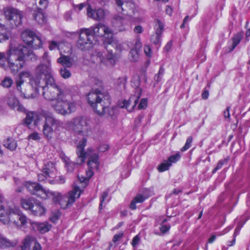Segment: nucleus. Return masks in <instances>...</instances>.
Returning a JSON list of instances; mask_svg holds the SVG:
<instances>
[{"label": "nucleus", "mask_w": 250, "mask_h": 250, "mask_svg": "<svg viewBox=\"0 0 250 250\" xmlns=\"http://www.w3.org/2000/svg\"><path fill=\"white\" fill-rule=\"evenodd\" d=\"M129 58L131 62H137L139 59V52L138 50L131 49L129 52Z\"/></svg>", "instance_id": "37"}, {"label": "nucleus", "mask_w": 250, "mask_h": 250, "mask_svg": "<svg viewBox=\"0 0 250 250\" xmlns=\"http://www.w3.org/2000/svg\"><path fill=\"white\" fill-rule=\"evenodd\" d=\"M13 83V80L10 77H6L1 82V85L5 88L10 87Z\"/></svg>", "instance_id": "40"}, {"label": "nucleus", "mask_w": 250, "mask_h": 250, "mask_svg": "<svg viewBox=\"0 0 250 250\" xmlns=\"http://www.w3.org/2000/svg\"><path fill=\"white\" fill-rule=\"evenodd\" d=\"M5 102L12 108L19 111H23L24 107L20 104L18 99L12 93H8L5 98Z\"/></svg>", "instance_id": "16"}, {"label": "nucleus", "mask_w": 250, "mask_h": 250, "mask_svg": "<svg viewBox=\"0 0 250 250\" xmlns=\"http://www.w3.org/2000/svg\"><path fill=\"white\" fill-rule=\"evenodd\" d=\"M166 220H164L163 222V224L160 227V230H161V232L163 233H165L168 231L170 228V226L169 225H164L163 223L164 222H165Z\"/></svg>", "instance_id": "55"}, {"label": "nucleus", "mask_w": 250, "mask_h": 250, "mask_svg": "<svg viewBox=\"0 0 250 250\" xmlns=\"http://www.w3.org/2000/svg\"><path fill=\"white\" fill-rule=\"evenodd\" d=\"M60 72L61 76L65 79L70 78L71 75L70 71L65 67L61 68Z\"/></svg>", "instance_id": "44"}, {"label": "nucleus", "mask_w": 250, "mask_h": 250, "mask_svg": "<svg viewBox=\"0 0 250 250\" xmlns=\"http://www.w3.org/2000/svg\"><path fill=\"white\" fill-rule=\"evenodd\" d=\"M46 211V209L43 205L37 200L35 201L31 210L32 214L36 216L44 215Z\"/></svg>", "instance_id": "21"}, {"label": "nucleus", "mask_w": 250, "mask_h": 250, "mask_svg": "<svg viewBox=\"0 0 250 250\" xmlns=\"http://www.w3.org/2000/svg\"><path fill=\"white\" fill-rule=\"evenodd\" d=\"M24 186L31 194L36 195L42 199L46 200L51 195H55V193H51L50 191L42 188L39 184L26 182L24 183Z\"/></svg>", "instance_id": "13"}, {"label": "nucleus", "mask_w": 250, "mask_h": 250, "mask_svg": "<svg viewBox=\"0 0 250 250\" xmlns=\"http://www.w3.org/2000/svg\"><path fill=\"white\" fill-rule=\"evenodd\" d=\"M229 109L230 107L228 106L227 107V109L224 111V116L225 118L228 119H229L230 118Z\"/></svg>", "instance_id": "64"}, {"label": "nucleus", "mask_w": 250, "mask_h": 250, "mask_svg": "<svg viewBox=\"0 0 250 250\" xmlns=\"http://www.w3.org/2000/svg\"><path fill=\"white\" fill-rule=\"evenodd\" d=\"M134 80L136 81L134 86H136L135 90V93L130 97L128 101H125L124 105L122 106V107H125L127 110L130 112L132 111L136 105L142 95V89L138 87L140 84L139 77H136L134 78Z\"/></svg>", "instance_id": "14"}, {"label": "nucleus", "mask_w": 250, "mask_h": 250, "mask_svg": "<svg viewBox=\"0 0 250 250\" xmlns=\"http://www.w3.org/2000/svg\"><path fill=\"white\" fill-rule=\"evenodd\" d=\"M9 56V50L6 52H0V67L4 68L6 62L8 63V58Z\"/></svg>", "instance_id": "33"}, {"label": "nucleus", "mask_w": 250, "mask_h": 250, "mask_svg": "<svg viewBox=\"0 0 250 250\" xmlns=\"http://www.w3.org/2000/svg\"><path fill=\"white\" fill-rule=\"evenodd\" d=\"M117 10L120 12H126V14L134 13L135 5L130 0H115Z\"/></svg>", "instance_id": "15"}, {"label": "nucleus", "mask_w": 250, "mask_h": 250, "mask_svg": "<svg viewBox=\"0 0 250 250\" xmlns=\"http://www.w3.org/2000/svg\"><path fill=\"white\" fill-rule=\"evenodd\" d=\"M28 241H30L33 246L30 250H41V246L36 240L30 235L26 236L23 241V245L19 248V250H26L29 247Z\"/></svg>", "instance_id": "17"}, {"label": "nucleus", "mask_w": 250, "mask_h": 250, "mask_svg": "<svg viewBox=\"0 0 250 250\" xmlns=\"http://www.w3.org/2000/svg\"><path fill=\"white\" fill-rule=\"evenodd\" d=\"M144 52L146 55L149 57H151L152 55V51L149 45H146L144 46Z\"/></svg>", "instance_id": "57"}, {"label": "nucleus", "mask_w": 250, "mask_h": 250, "mask_svg": "<svg viewBox=\"0 0 250 250\" xmlns=\"http://www.w3.org/2000/svg\"><path fill=\"white\" fill-rule=\"evenodd\" d=\"M86 99L88 104L98 115H112L110 111L108 112L110 109L111 98L107 92L93 89L87 95Z\"/></svg>", "instance_id": "4"}, {"label": "nucleus", "mask_w": 250, "mask_h": 250, "mask_svg": "<svg viewBox=\"0 0 250 250\" xmlns=\"http://www.w3.org/2000/svg\"><path fill=\"white\" fill-rule=\"evenodd\" d=\"M8 66L11 72L16 74L25 65V60L21 54L18 48H11L9 49V56L8 58Z\"/></svg>", "instance_id": "8"}, {"label": "nucleus", "mask_w": 250, "mask_h": 250, "mask_svg": "<svg viewBox=\"0 0 250 250\" xmlns=\"http://www.w3.org/2000/svg\"><path fill=\"white\" fill-rule=\"evenodd\" d=\"M229 159L228 158L223 160H220L215 168L212 170V173H215L218 170L220 169L224 165L227 164L228 162Z\"/></svg>", "instance_id": "46"}, {"label": "nucleus", "mask_w": 250, "mask_h": 250, "mask_svg": "<svg viewBox=\"0 0 250 250\" xmlns=\"http://www.w3.org/2000/svg\"><path fill=\"white\" fill-rule=\"evenodd\" d=\"M42 172L52 179L55 178L57 173L55 164L52 162H47L42 168Z\"/></svg>", "instance_id": "20"}, {"label": "nucleus", "mask_w": 250, "mask_h": 250, "mask_svg": "<svg viewBox=\"0 0 250 250\" xmlns=\"http://www.w3.org/2000/svg\"><path fill=\"white\" fill-rule=\"evenodd\" d=\"M18 242L17 240L10 241L5 237H0V246L3 248L14 247L18 244Z\"/></svg>", "instance_id": "28"}, {"label": "nucleus", "mask_w": 250, "mask_h": 250, "mask_svg": "<svg viewBox=\"0 0 250 250\" xmlns=\"http://www.w3.org/2000/svg\"><path fill=\"white\" fill-rule=\"evenodd\" d=\"M147 106V99L146 98H144L141 99L138 106V108L139 109H142L146 108Z\"/></svg>", "instance_id": "53"}, {"label": "nucleus", "mask_w": 250, "mask_h": 250, "mask_svg": "<svg viewBox=\"0 0 250 250\" xmlns=\"http://www.w3.org/2000/svg\"><path fill=\"white\" fill-rule=\"evenodd\" d=\"M87 15L88 17L96 20H101L104 16V12L103 9L99 8L97 10L94 9L87 10Z\"/></svg>", "instance_id": "23"}, {"label": "nucleus", "mask_w": 250, "mask_h": 250, "mask_svg": "<svg viewBox=\"0 0 250 250\" xmlns=\"http://www.w3.org/2000/svg\"><path fill=\"white\" fill-rule=\"evenodd\" d=\"M35 118H36L35 112H30L27 113L24 120V123L27 126H29L32 122L34 123Z\"/></svg>", "instance_id": "35"}, {"label": "nucleus", "mask_w": 250, "mask_h": 250, "mask_svg": "<svg viewBox=\"0 0 250 250\" xmlns=\"http://www.w3.org/2000/svg\"><path fill=\"white\" fill-rule=\"evenodd\" d=\"M164 26V23L162 22L159 20H157V23L155 25L156 32L151 37V41L153 43L156 45L159 44Z\"/></svg>", "instance_id": "18"}, {"label": "nucleus", "mask_w": 250, "mask_h": 250, "mask_svg": "<svg viewBox=\"0 0 250 250\" xmlns=\"http://www.w3.org/2000/svg\"><path fill=\"white\" fill-rule=\"evenodd\" d=\"M94 36L91 33V30L83 28L80 30L79 39L77 46L82 50H88L93 47Z\"/></svg>", "instance_id": "11"}, {"label": "nucleus", "mask_w": 250, "mask_h": 250, "mask_svg": "<svg viewBox=\"0 0 250 250\" xmlns=\"http://www.w3.org/2000/svg\"><path fill=\"white\" fill-rule=\"evenodd\" d=\"M44 121L42 125V134L48 140H51L54 133H57L63 128V124L60 120L51 113H44Z\"/></svg>", "instance_id": "5"}, {"label": "nucleus", "mask_w": 250, "mask_h": 250, "mask_svg": "<svg viewBox=\"0 0 250 250\" xmlns=\"http://www.w3.org/2000/svg\"><path fill=\"white\" fill-rule=\"evenodd\" d=\"M62 45V44H59L55 41H51L49 43V48L50 50H53L54 49H55L56 48L60 49V47Z\"/></svg>", "instance_id": "52"}, {"label": "nucleus", "mask_w": 250, "mask_h": 250, "mask_svg": "<svg viewBox=\"0 0 250 250\" xmlns=\"http://www.w3.org/2000/svg\"><path fill=\"white\" fill-rule=\"evenodd\" d=\"M72 130L77 134L87 136L91 132V127L88 121L83 117H78L69 122Z\"/></svg>", "instance_id": "9"}, {"label": "nucleus", "mask_w": 250, "mask_h": 250, "mask_svg": "<svg viewBox=\"0 0 250 250\" xmlns=\"http://www.w3.org/2000/svg\"><path fill=\"white\" fill-rule=\"evenodd\" d=\"M148 197H145L142 195V194H138L131 201L130 208L132 209H135L136 208V204L137 203H141L143 202Z\"/></svg>", "instance_id": "30"}, {"label": "nucleus", "mask_w": 250, "mask_h": 250, "mask_svg": "<svg viewBox=\"0 0 250 250\" xmlns=\"http://www.w3.org/2000/svg\"><path fill=\"white\" fill-rule=\"evenodd\" d=\"M19 50L21 52V54L25 60H27L34 62L37 60V56L34 53V52L29 48L25 46H19L18 47Z\"/></svg>", "instance_id": "19"}, {"label": "nucleus", "mask_w": 250, "mask_h": 250, "mask_svg": "<svg viewBox=\"0 0 250 250\" xmlns=\"http://www.w3.org/2000/svg\"><path fill=\"white\" fill-rule=\"evenodd\" d=\"M181 158V156L179 154L177 153L175 155H173L171 156H170L167 161V162L168 163V164H171V166L172 165V163H175L177 162Z\"/></svg>", "instance_id": "48"}, {"label": "nucleus", "mask_w": 250, "mask_h": 250, "mask_svg": "<svg viewBox=\"0 0 250 250\" xmlns=\"http://www.w3.org/2000/svg\"><path fill=\"white\" fill-rule=\"evenodd\" d=\"M109 45L112 44V46H115V47L116 48L117 50L119 51H121L123 50H124L125 49L123 48V44L122 43H119L117 41H115L114 40V39L113 38L112 42L110 44H109Z\"/></svg>", "instance_id": "51"}, {"label": "nucleus", "mask_w": 250, "mask_h": 250, "mask_svg": "<svg viewBox=\"0 0 250 250\" xmlns=\"http://www.w3.org/2000/svg\"><path fill=\"white\" fill-rule=\"evenodd\" d=\"M61 55V56L57 59V62L65 67H71L73 63L72 58L69 56L62 55V52Z\"/></svg>", "instance_id": "26"}, {"label": "nucleus", "mask_w": 250, "mask_h": 250, "mask_svg": "<svg viewBox=\"0 0 250 250\" xmlns=\"http://www.w3.org/2000/svg\"><path fill=\"white\" fill-rule=\"evenodd\" d=\"M3 12L7 23L11 27H17L21 24L23 17L21 11L13 7H7L3 8Z\"/></svg>", "instance_id": "10"}, {"label": "nucleus", "mask_w": 250, "mask_h": 250, "mask_svg": "<svg viewBox=\"0 0 250 250\" xmlns=\"http://www.w3.org/2000/svg\"><path fill=\"white\" fill-rule=\"evenodd\" d=\"M61 216V212L58 210L53 211L49 218V220L53 223H56Z\"/></svg>", "instance_id": "43"}, {"label": "nucleus", "mask_w": 250, "mask_h": 250, "mask_svg": "<svg viewBox=\"0 0 250 250\" xmlns=\"http://www.w3.org/2000/svg\"><path fill=\"white\" fill-rule=\"evenodd\" d=\"M140 240V237L138 235H136L133 239L132 241V245L134 248L139 243Z\"/></svg>", "instance_id": "62"}, {"label": "nucleus", "mask_w": 250, "mask_h": 250, "mask_svg": "<svg viewBox=\"0 0 250 250\" xmlns=\"http://www.w3.org/2000/svg\"><path fill=\"white\" fill-rule=\"evenodd\" d=\"M108 193L106 191H104L102 193L101 196L100 197V208L101 209L103 206H105V205L108 202V200H106L108 197Z\"/></svg>", "instance_id": "41"}, {"label": "nucleus", "mask_w": 250, "mask_h": 250, "mask_svg": "<svg viewBox=\"0 0 250 250\" xmlns=\"http://www.w3.org/2000/svg\"><path fill=\"white\" fill-rule=\"evenodd\" d=\"M31 224L34 228H36L41 233L46 232L52 228L51 225L46 222L43 223L31 222Z\"/></svg>", "instance_id": "25"}, {"label": "nucleus", "mask_w": 250, "mask_h": 250, "mask_svg": "<svg viewBox=\"0 0 250 250\" xmlns=\"http://www.w3.org/2000/svg\"><path fill=\"white\" fill-rule=\"evenodd\" d=\"M112 22L113 26L119 31H124L126 30L125 26L124 24V20L121 17L115 16Z\"/></svg>", "instance_id": "24"}, {"label": "nucleus", "mask_w": 250, "mask_h": 250, "mask_svg": "<svg viewBox=\"0 0 250 250\" xmlns=\"http://www.w3.org/2000/svg\"><path fill=\"white\" fill-rule=\"evenodd\" d=\"M240 229V228L239 227H237L235 229V231L234 233V238L232 240V241L228 242V246H233L235 242V237L237 235V234L239 233Z\"/></svg>", "instance_id": "56"}, {"label": "nucleus", "mask_w": 250, "mask_h": 250, "mask_svg": "<svg viewBox=\"0 0 250 250\" xmlns=\"http://www.w3.org/2000/svg\"><path fill=\"white\" fill-rule=\"evenodd\" d=\"M34 19L40 24H43L46 22V18L42 12V7L37 8V11L33 13Z\"/></svg>", "instance_id": "27"}, {"label": "nucleus", "mask_w": 250, "mask_h": 250, "mask_svg": "<svg viewBox=\"0 0 250 250\" xmlns=\"http://www.w3.org/2000/svg\"><path fill=\"white\" fill-rule=\"evenodd\" d=\"M38 180L40 182H43L47 181L49 183V180H52L51 178L49 177L46 174H44L42 171V173L38 174Z\"/></svg>", "instance_id": "50"}, {"label": "nucleus", "mask_w": 250, "mask_h": 250, "mask_svg": "<svg viewBox=\"0 0 250 250\" xmlns=\"http://www.w3.org/2000/svg\"><path fill=\"white\" fill-rule=\"evenodd\" d=\"M77 165H80V164H78L77 163H73V162H70L69 163H68L66 165V166L68 171H72L74 169V167Z\"/></svg>", "instance_id": "58"}, {"label": "nucleus", "mask_w": 250, "mask_h": 250, "mask_svg": "<svg viewBox=\"0 0 250 250\" xmlns=\"http://www.w3.org/2000/svg\"><path fill=\"white\" fill-rule=\"evenodd\" d=\"M105 63L107 65L113 66L115 63L114 56L112 53H109L106 56Z\"/></svg>", "instance_id": "42"}, {"label": "nucleus", "mask_w": 250, "mask_h": 250, "mask_svg": "<svg viewBox=\"0 0 250 250\" xmlns=\"http://www.w3.org/2000/svg\"><path fill=\"white\" fill-rule=\"evenodd\" d=\"M51 60L47 52H45L41 59V63L35 69V76L34 77L29 70L21 71L15 79L17 90L21 97L25 99H33L39 94V89L42 86L44 76L46 79L45 86H42L43 91L49 86V83L58 85L52 75Z\"/></svg>", "instance_id": "1"}, {"label": "nucleus", "mask_w": 250, "mask_h": 250, "mask_svg": "<svg viewBox=\"0 0 250 250\" xmlns=\"http://www.w3.org/2000/svg\"><path fill=\"white\" fill-rule=\"evenodd\" d=\"M29 46L35 49H38L42 47V42L41 37L36 34V35L34 36V39L33 41V43L30 44Z\"/></svg>", "instance_id": "31"}, {"label": "nucleus", "mask_w": 250, "mask_h": 250, "mask_svg": "<svg viewBox=\"0 0 250 250\" xmlns=\"http://www.w3.org/2000/svg\"><path fill=\"white\" fill-rule=\"evenodd\" d=\"M65 179L62 176H60L59 177H56V176L55 178H52V180H49V183L51 184H62L64 183Z\"/></svg>", "instance_id": "45"}, {"label": "nucleus", "mask_w": 250, "mask_h": 250, "mask_svg": "<svg viewBox=\"0 0 250 250\" xmlns=\"http://www.w3.org/2000/svg\"><path fill=\"white\" fill-rule=\"evenodd\" d=\"M8 36L7 28L5 25L0 23V42L8 40Z\"/></svg>", "instance_id": "32"}, {"label": "nucleus", "mask_w": 250, "mask_h": 250, "mask_svg": "<svg viewBox=\"0 0 250 250\" xmlns=\"http://www.w3.org/2000/svg\"><path fill=\"white\" fill-rule=\"evenodd\" d=\"M142 47V43L140 40H137L134 44V47H133L131 49H136L138 50L139 52Z\"/></svg>", "instance_id": "61"}, {"label": "nucleus", "mask_w": 250, "mask_h": 250, "mask_svg": "<svg viewBox=\"0 0 250 250\" xmlns=\"http://www.w3.org/2000/svg\"><path fill=\"white\" fill-rule=\"evenodd\" d=\"M42 120V117L39 116L36 113V118L34 120V125L36 126L39 125L40 123V121Z\"/></svg>", "instance_id": "63"}, {"label": "nucleus", "mask_w": 250, "mask_h": 250, "mask_svg": "<svg viewBox=\"0 0 250 250\" xmlns=\"http://www.w3.org/2000/svg\"><path fill=\"white\" fill-rule=\"evenodd\" d=\"M101 3V0H87V4L88 7L87 10L95 9Z\"/></svg>", "instance_id": "38"}, {"label": "nucleus", "mask_w": 250, "mask_h": 250, "mask_svg": "<svg viewBox=\"0 0 250 250\" xmlns=\"http://www.w3.org/2000/svg\"><path fill=\"white\" fill-rule=\"evenodd\" d=\"M170 166L171 164H168V163H167V161H165L164 163L158 166V170L159 172H164L167 170Z\"/></svg>", "instance_id": "47"}, {"label": "nucleus", "mask_w": 250, "mask_h": 250, "mask_svg": "<svg viewBox=\"0 0 250 250\" xmlns=\"http://www.w3.org/2000/svg\"><path fill=\"white\" fill-rule=\"evenodd\" d=\"M41 139L40 134L37 132H34L28 136V139L38 141Z\"/></svg>", "instance_id": "54"}, {"label": "nucleus", "mask_w": 250, "mask_h": 250, "mask_svg": "<svg viewBox=\"0 0 250 250\" xmlns=\"http://www.w3.org/2000/svg\"><path fill=\"white\" fill-rule=\"evenodd\" d=\"M36 35V34L34 32L29 30H26L22 32L21 37L22 41L29 46L30 44L33 43L34 36Z\"/></svg>", "instance_id": "22"}, {"label": "nucleus", "mask_w": 250, "mask_h": 250, "mask_svg": "<svg viewBox=\"0 0 250 250\" xmlns=\"http://www.w3.org/2000/svg\"><path fill=\"white\" fill-rule=\"evenodd\" d=\"M49 86L42 93L44 98L48 101H55L52 104V107L58 114L66 115L74 112L76 110L77 104L75 102H71L72 98L70 90L68 88L62 89L58 85L49 83Z\"/></svg>", "instance_id": "2"}, {"label": "nucleus", "mask_w": 250, "mask_h": 250, "mask_svg": "<svg viewBox=\"0 0 250 250\" xmlns=\"http://www.w3.org/2000/svg\"><path fill=\"white\" fill-rule=\"evenodd\" d=\"M103 53L99 51L96 50L95 54L93 55V56H96L97 58H99V61L101 62H103L104 61L103 55Z\"/></svg>", "instance_id": "60"}, {"label": "nucleus", "mask_w": 250, "mask_h": 250, "mask_svg": "<svg viewBox=\"0 0 250 250\" xmlns=\"http://www.w3.org/2000/svg\"><path fill=\"white\" fill-rule=\"evenodd\" d=\"M242 38V35L241 33H237L232 38V45L231 50H233L236 46L239 43Z\"/></svg>", "instance_id": "39"}, {"label": "nucleus", "mask_w": 250, "mask_h": 250, "mask_svg": "<svg viewBox=\"0 0 250 250\" xmlns=\"http://www.w3.org/2000/svg\"><path fill=\"white\" fill-rule=\"evenodd\" d=\"M36 199L34 198L28 199H22L21 200V205L25 209H29L31 211Z\"/></svg>", "instance_id": "29"}, {"label": "nucleus", "mask_w": 250, "mask_h": 250, "mask_svg": "<svg viewBox=\"0 0 250 250\" xmlns=\"http://www.w3.org/2000/svg\"><path fill=\"white\" fill-rule=\"evenodd\" d=\"M50 192L51 193H55L56 195H51L48 197V199L52 198L54 202L58 203L62 208L65 209L73 204L76 199L80 197L82 190L80 189V187L74 186L73 189L69 191L67 195L62 196L61 193L57 192Z\"/></svg>", "instance_id": "7"}, {"label": "nucleus", "mask_w": 250, "mask_h": 250, "mask_svg": "<svg viewBox=\"0 0 250 250\" xmlns=\"http://www.w3.org/2000/svg\"><path fill=\"white\" fill-rule=\"evenodd\" d=\"M15 216L17 218H19L20 225L18 227L25 226L28 223V219L21 212V211H20V216L15 215Z\"/></svg>", "instance_id": "36"}, {"label": "nucleus", "mask_w": 250, "mask_h": 250, "mask_svg": "<svg viewBox=\"0 0 250 250\" xmlns=\"http://www.w3.org/2000/svg\"><path fill=\"white\" fill-rule=\"evenodd\" d=\"M89 29L94 36L103 38L105 43L110 44L112 42L113 34L107 26L100 23Z\"/></svg>", "instance_id": "12"}, {"label": "nucleus", "mask_w": 250, "mask_h": 250, "mask_svg": "<svg viewBox=\"0 0 250 250\" xmlns=\"http://www.w3.org/2000/svg\"><path fill=\"white\" fill-rule=\"evenodd\" d=\"M124 233L123 232H119L118 234H115L113 238V242L114 243H116L117 241H119L123 236Z\"/></svg>", "instance_id": "59"}, {"label": "nucleus", "mask_w": 250, "mask_h": 250, "mask_svg": "<svg viewBox=\"0 0 250 250\" xmlns=\"http://www.w3.org/2000/svg\"><path fill=\"white\" fill-rule=\"evenodd\" d=\"M20 209L16 207L5 208L3 196L0 195V221L5 225L14 224L16 226L20 225L19 218L15 216H20Z\"/></svg>", "instance_id": "6"}, {"label": "nucleus", "mask_w": 250, "mask_h": 250, "mask_svg": "<svg viewBox=\"0 0 250 250\" xmlns=\"http://www.w3.org/2000/svg\"><path fill=\"white\" fill-rule=\"evenodd\" d=\"M85 137L83 136L82 140L79 141L76 149L78 164H82L87 158H88L87 165L89 169L86 171V176H80L79 174L78 175L79 181L81 184L83 183V187L86 186V182L93 176V169H98L99 166V154L94 149L89 148L86 152L84 151L87 142Z\"/></svg>", "instance_id": "3"}, {"label": "nucleus", "mask_w": 250, "mask_h": 250, "mask_svg": "<svg viewBox=\"0 0 250 250\" xmlns=\"http://www.w3.org/2000/svg\"><path fill=\"white\" fill-rule=\"evenodd\" d=\"M192 142V137L191 136L188 137L187 139L185 146L181 148V151L184 152L188 149L191 146Z\"/></svg>", "instance_id": "49"}, {"label": "nucleus", "mask_w": 250, "mask_h": 250, "mask_svg": "<svg viewBox=\"0 0 250 250\" xmlns=\"http://www.w3.org/2000/svg\"><path fill=\"white\" fill-rule=\"evenodd\" d=\"M4 146L10 150H14L17 147V144L15 141L9 138H7L4 142Z\"/></svg>", "instance_id": "34"}]
</instances>
